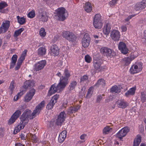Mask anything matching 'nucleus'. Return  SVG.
<instances>
[{"label": "nucleus", "instance_id": "f257e3e1", "mask_svg": "<svg viewBox=\"0 0 146 146\" xmlns=\"http://www.w3.org/2000/svg\"><path fill=\"white\" fill-rule=\"evenodd\" d=\"M64 76H62L59 79L57 85L55 83L51 86L48 91H62L65 88L68 83V78L70 76L68 70L65 69L64 71Z\"/></svg>", "mask_w": 146, "mask_h": 146}, {"label": "nucleus", "instance_id": "f03ea898", "mask_svg": "<svg viewBox=\"0 0 146 146\" xmlns=\"http://www.w3.org/2000/svg\"><path fill=\"white\" fill-rule=\"evenodd\" d=\"M44 101H42L36 107L35 109L33 111L32 113L30 110L26 109L20 117V119L24 120L26 122H28L29 117L30 119H33L35 117L36 114H38L40 113L41 110L44 107Z\"/></svg>", "mask_w": 146, "mask_h": 146}, {"label": "nucleus", "instance_id": "7ed1b4c3", "mask_svg": "<svg viewBox=\"0 0 146 146\" xmlns=\"http://www.w3.org/2000/svg\"><path fill=\"white\" fill-rule=\"evenodd\" d=\"M56 14L55 15L56 19L62 21L66 18L65 16L66 9L62 7L58 8L55 10Z\"/></svg>", "mask_w": 146, "mask_h": 146}, {"label": "nucleus", "instance_id": "20e7f679", "mask_svg": "<svg viewBox=\"0 0 146 146\" xmlns=\"http://www.w3.org/2000/svg\"><path fill=\"white\" fill-rule=\"evenodd\" d=\"M93 25L95 28L99 29L103 25L102 19L100 14H97L93 18Z\"/></svg>", "mask_w": 146, "mask_h": 146}, {"label": "nucleus", "instance_id": "39448f33", "mask_svg": "<svg viewBox=\"0 0 146 146\" xmlns=\"http://www.w3.org/2000/svg\"><path fill=\"white\" fill-rule=\"evenodd\" d=\"M62 37L69 41L74 42L76 40V36L72 32L69 31H64L62 34Z\"/></svg>", "mask_w": 146, "mask_h": 146}, {"label": "nucleus", "instance_id": "423d86ee", "mask_svg": "<svg viewBox=\"0 0 146 146\" xmlns=\"http://www.w3.org/2000/svg\"><path fill=\"white\" fill-rule=\"evenodd\" d=\"M25 107L24 106H19V110L16 111L12 115L11 118L9 120L8 123L9 124L13 123L15 120L19 117L21 113V110L22 109L25 108Z\"/></svg>", "mask_w": 146, "mask_h": 146}, {"label": "nucleus", "instance_id": "0eeeda50", "mask_svg": "<svg viewBox=\"0 0 146 146\" xmlns=\"http://www.w3.org/2000/svg\"><path fill=\"white\" fill-rule=\"evenodd\" d=\"M142 64L139 62L132 65L129 69V72L131 74L139 73L142 69Z\"/></svg>", "mask_w": 146, "mask_h": 146}, {"label": "nucleus", "instance_id": "6e6552de", "mask_svg": "<svg viewBox=\"0 0 146 146\" xmlns=\"http://www.w3.org/2000/svg\"><path fill=\"white\" fill-rule=\"evenodd\" d=\"M101 53L104 56L110 58L113 57L115 55V53L113 51L106 47H102L100 49Z\"/></svg>", "mask_w": 146, "mask_h": 146}, {"label": "nucleus", "instance_id": "1a4fd4ad", "mask_svg": "<svg viewBox=\"0 0 146 146\" xmlns=\"http://www.w3.org/2000/svg\"><path fill=\"white\" fill-rule=\"evenodd\" d=\"M27 50H25L22 52L20 57L19 58L16 65L15 68V70H18L21 67L22 63L25 58L27 55Z\"/></svg>", "mask_w": 146, "mask_h": 146}, {"label": "nucleus", "instance_id": "9d476101", "mask_svg": "<svg viewBox=\"0 0 146 146\" xmlns=\"http://www.w3.org/2000/svg\"><path fill=\"white\" fill-rule=\"evenodd\" d=\"M101 60L100 59H94L93 61V66L95 70L98 72L103 71L104 68V66H101Z\"/></svg>", "mask_w": 146, "mask_h": 146}, {"label": "nucleus", "instance_id": "9b49d317", "mask_svg": "<svg viewBox=\"0 0 146 146\" xmlns=\"http://www.w3.org/2000/svg\"><path fill=\"white\" fill-rule=\"evenodd\" d=\"M91 38L89 34L85 33L82 40V46L84 48L88 47L90 45Z\"/></svg>", "mask_w": 146, "mask_h": 146}, {"label": "nucleus", "instance_id": "f8f14e48", "mask_svg": "<svg viewBox=\"0 0 146 146\" xmlns=\"http://www.w3.org/2000/svg\"><path fill=\"white\" fill-rule=\"evenodd\" d=\"M129 129L127 127H125L121 130L116 134L117 137L119 138L120 140H122L123 137H124L127 133L129 132Z\"/></svg>", "mask_w": 146, "mask_h": 146}, {"label": "nucleus", "instance_id": "ddd939ff", "mask_svg": "<svg viewBox=\"0 0 146 146\" xmlns=\"http://www.w3.org/2000/svg\"><path fill=\"white\" fill-rule=\"evenodd\" d=\"M39 13L40 15V21L44 22H47L48 19V16L44 8H40L39 10Z\"/></svg>", "mask_w": 146, "mask_h": 146}, {"label": "nucleus", "instance_id": "4468645a", "mask_svg": "<svg viewBox=\"0 0 146 146\" xmlns=\"http://www.w3.org/2000/svg\"><path fill=\"white\" fill-rule=\"evenodd\" d=\"M59 53V50L58 46L56 44L52 45L50 48V53L51 56H56Z\"/></svg>", "mask_w": 146, "mask_h": 146}, {"label": "nucleus", "instance_id": "2eb2a0df", "mask_svg": "<svg viewBox=\"0 0 146 146\" xmlns=\"http://www.w3.org/2000/svg\"><path fill=\"white\" fill-rule=\"evenodd\" d=\"M66 114L64 111L61 112L58 115L56 119V124L58 125H61L65 120Z\"/></svg>", "mask_w": 146, "mask_h": 146}, {"label": "nucleus", "instance_id": "dca6fc26", "mask_svg": "<svg viewBox=\"0 0 146 146\" xmlns=\"http://www.w3.org/2000/svg\"><path fill=\"white\" fill-rule=\"evenodd\" d=\"M46 62L45 60H42L36 63L34 68L35 70L39 71L42 69L46 64Z\"/></svg>", "mask_w": 146, "mask_h": 146}, {"label": "nucleus", "instance_id": "f3484780", "mask_svg": "<svg viewBox=\"0 0 146 146\" xmlns=\"http://www.w3.org/2000/svg\"><path fill=\"white\" fill-rule=\"evenodd\" d=\"M118 47L119 49L123 54H126L128 52V49L125 43L123 42H120Z\"/></svg>", "mask_w": 146, "mask_h": 146}, {"label": "nucleus", "instance_id": "a211bd4d", "mask_svg": "<svg viewBox=\"0 0 146 146\" xmlns=\"http://www.w3.org/2000/svg\"><path fill=\"white\" fill-rule=\"evenodd\" d=\"M110 37L114 41L118 40L120 38V33L119 31L113 30L110 33Z\"/></svg>", "mask_w": 146, "mask_h": 146}, {"label": "nucleus", "instance_id": "6ab92c4d", "mask_svg": "<svg viewBox=\"0 0 146 146\" xmlns=\"http://www.w3.org/2000/svg\"><path fill=\"white\" fill-rule=\"evenodd\" d=\"M146 7V1L143 0L141 2L137 3L135 5L134 8L136 11L142 10Z\"/></svg>", "mask_w": 146, "mask_h": 146}, {"label": "nucleus", "instance_id": "aec40b11", "mask_svg": "<svg viewBox=\"0 0 146 146\" xmlns=\"http://www.w3.org/2000/svg\"><path fill=\"white\" fill-rule=\"evenodd\" d=\"M118 107L122 109H124L128 106L127 102L123 100H119L116 102Z\"/></svg>", "mask_w": 146, "mask_h": 146}, {"label": "nucleus", "instance_id": "412c9836", "mask_svg": "<svg viewBox=\"0 0 146 146\" xmlns=\"http://www.w3.org/2000/svg\"><path fill=\"white\" fill-rule=\"evenodd\" d=\"M80 107V106L79 105L74 106L73 107L71 106L67 110V113L69 115L73 113L77 112Z\"/></svg>", "mask_w": 146, "mask_h": 146}, {"label": "nucleus", "instance_id": "4be33fe9", "mask_svg": "<svg viewBox=\"0 0 146 146\" xmlns=\"http://www.w3.org/2000/svg\"><path fill=\"white\" fill-rule=\"evenodd\" d=\"M33 82L32 80H27L24 82L23 87L25 89H29L33 86Z\"/></svg>", "mask_w": 146, "mask_h": 146}, {"label": "nucleus", "instance_id": "5701e85b", "mask_svg": "<svg viewBox=\"0 0 146 146\" xmlns=\"http://www.w3.org/2000/svg\"><path fill=\"white\" fill-rule=\"evenodd\" d=\"M35 94V92H28L24 97V101L28 102L31 100Z\"/></svg>", "mask_w": 146, "mask_h": 146}, {"label": "nucleus", "instance_id": "b1692460", "mask_svg": "<svg viewBox=\"0 0 146 146\" xmlns=\"http://www.w3.org/2000/svg\"><path fill=\"white\" fill-rule=\"evenodd\" d=\"M67 134V131L66 130H64L62 131L59 135L58 141L59 142L62 143L65 140Z\"/></svg>", "mask_w": 146, "mask_h": 146}, {"label": "nucleus", "instance_id": "393cba45", "mask_svg": "<svg viewBox=\"0 0 146 146\" xmlns=\"http://www.w3.org/2000/svg\"><path fill=\"white\" fill-rule=\"evenodd\" d=\"M17 58V56L16 54H14L11 59V62L10 63L9 68L12 69L14 68L15 65Z\"/></svg>", "mask_w": 146, "mask_h": 146}, {"label": "nucleus", "instance_id": "a878e982", "mask_svg": "<svg viewBox=\"0 0 146 146\" xmlns=\"http://www.w3.org/2000/svg\"><path fill=\"white\" fill-rule=\"evenodd\" d=\"M46 49L45 46L40 47L38 50L37 54L40 56H43L46 54Z\"/></svg>", "mask_w": 146, "mask_h": 146}, {"label": "nucleus", "instance_id": "bb28decb", "mask_svg": "<svg viewBox=\"0 0 146 146\" xmlns=\"http://www.w3.org/2000/svg\"><path fill=\"white\" fill-rule=\"evenodd\" d=\"M111 29V25L109 23L106 24L104 26L103 28V33L105 35H108Z\"/></svg>", "mask_w": 146, "mask_h": 146}, {"label": "nucleus", "instance_id": "cd10ccee", "mask_svg": "<svg viewBox=\"0 0 146 146\" xmlns=\"http://www.w3.org/2000/svg\"><path fill=\"white\" fill-rule=\"evenodd\" d=\"M10 24V21H4L2 22L1 26L3 27L5 32H6L7 31L9 27Z\"/></svg>", "mask_w": 146, "mask_h": 146}, {"label": "nucleus", "instance_id": "c85d7f7f", "mask_svg": "<svg viewBox=\"0 0 146 146\" xmlns=\"http://www.w3.org/2000/svg\"><path fill=\"white\" fill-rule=\"evenodd\" d=\"M106 84V81L103 78H101L99 79L96 83L94 85V86H96L97 87L101 86L104 87L105 86Z\"/></svg>", "mask_w": 146, "mask_h": 146}, {"label": "nucleus", "instance_id": "c756f323", "mask_svg": "<svg viewBox=\"0 0 146 146\" xmlns=\"http://www.w3.org/2000/svg\"><path fill=\"white\" fill-rule=\"evenodd\" d=\"M84 8L85 10L87 13L90 12L92 10V7L91 3L87 2L84 5Z\"/></svg>", "mask_w": 146, "mask_h": 146}, {"label": "nucleus", "instance_id": "7c9ffc66", "mask_svg": "<svg viewBox=\"0 0 146 146\" xmlns=\"http://www.w3.org/2000/svg\"><path fill=\"white\" fill-rule=\"evenodd\" d=\"M18 22L21 25H23L26 23V19L24 17H20L19 16H17V17Z\"/></svg>", "mask_w": 146, "mask_h": 146}, {"label": "nucleus", "instance_id": "2f4dec72", "mask_svg": "<svg viewBox=\"0 0 146 146\" xmlns=\"http://www.w3.org/2000/svg\"><path fill=\"white\" fill-rule=\"evenodd\" d=\"M141 141V137L140 136H137V138L134 139L133 146H139Z\"/></svg>", "mask_w": 146, "mask_h": 146}, {"label": "nucleus", "instance_id": "473e14b6", "mask_svg": "<svg viewBox=\"0 0 146 146\" xmlns=\"http://www.w3.org/2000/svg\"><path fill=\"white\" fill-rule=\"evenodd\" d=\"M24 30V28L22 27L20 28L18 30L15 31L14 34V37H17L18 36L20 35L22 32Z\"/></svg>", "mask_w": 146, "mask_h": 146}, {"label": "nucleus", "instance_id": "72a5a7b5", "mask_svg": "<svg viewBox=\"0 0 146 146\" xmlns=\"http://www.w3.org/2000/svg\"><path fill=\"white\" fill-rule=\"evenodd\" d=\"M112 130L111 128L109 126H107L103 130V134L104 135L108 134Z\"/></svg>", "mask_w": 146, "mask_h": 146}, {"label": "nucleus", "instance_id": "f704fd0d", "mask_svg": "<svg viewBox=\"0 0 146 146\" xmlns=\"http://www.w3.org/2000/svg\"><path fill=\"white\" fill-rule=\"evenodd\" d=\"M55 104V103L54 102V100H50L46 106V109L48 110L52 109L53 108V106Z\"/></svg>", "mask_w": 146, "mask_h": 146}, {"label": "nucleus", "instance_id": "c9c22d12", "mask_svg": "<svg viewBox=\"0 0 146 146\" xmlns=\"http://www.w3.org/2000/svg\"><path fill=\"white\" fill-rule=\"evenodd\" d=\"M77 84V82L76 81H73L70 83L69 87L70 90H73L75 88Z\"/></svg>", "mask_w": 146, "mask_h": 146}, {"label": "nucleus", "instance_id": "e433bc0d", "mask_svg": "<svg viewBox=\"0 0 146 146\" xmlns=\"http://www.w3.org/2000/svg\"><path fill=\"white\" fill-rule=\"evenodd\" d=\"M20 124L19 125L17 126L19 127V129H23L25 125L28 122H26L25 121H23L22 119H21Z\"/></svg>", "mask_w": 146, "mask_h": 146}, {"label": "nucleus", "instance_id": "4c0bfd02", "mask_svg": "<svg viewBox=\"0 0 146 146\" xmlns=\"http://www.w3.org/2000/svg\"><path fill=\"white\" fill-rule=\"evenodd\" d=\"M131 61L128 57L125 58L123 60V62L125 66H128L129 65Z\"/></svg>", "mask_w": 146, "mask_h": 146}, {"label": "nucleus", "instance_id": "58836bf2", "mask_svg": "<svg viewBox=\"0 0 146 146\" xmlns=\"http://www.w3.org/2000/svg\"><path fill=\"white\" fill-rule=\"evenodd\" d=\"M39 33L40 35L42 37H44L46 34L45 29L44 28H41L40 29Z\"/></svg>", "mask_w": 146, "mask_h": 146}, {"label": "nucleus", "instance_id": "ea45409f", "mask_svg": "<svg viewBox=\"0 0 146 146\" xmlns=\"http://www.w3.org/2000/svg\"><path fill=\"white\" fill-rule=\"evenodd\" d=\"M84 92H82L83 95L82 94L81 96L82 97H85L86 98H90L93 94V92H87V94H86V95L85 96V94L84 93ZM85 92V93L86 92Z\"/></svg>", "mask_w": 146, "mask_h": 146}, {"label": "nucleus", "instance_id": "a19ab883", "mask_svg": "<svg viewBox=\"0 0 146 146\" xmlns=\"http://www.w3.org/2000/svg\"><path fill=\"white\" fill-rule=\"evenodd\" d=\"M27 17L30 18H33L35 16V12L34 10H32L30 12L28 13Z\"/></svg>", "mask_w": 146, "mask_h": 146}, {"label": "nucleus", "instance_id": "79ce46f5", "mask_svg": "<svg viewBox=\"0 0 146 146\" xmlns=\"http://www.w3.org/2000/svg\"><path fill=\"white\" fill-rule=\"evenodd\" d=\"M141 100L142 102H144L146 100V94L144 93V92H141Z\"/></svg>", "mask_w": 146, "mask_h": 146}, {"label": "nucleus", "instance_id": "37998d69", "mask_svg": "<svg viewBox=\"0 0 146 146\" xmlns=\"http://www.w3.org/2000/svg\"><path fill=\"white\" fill-rule=\"evenodd\" d=\"M120 86H117L116 85L113 86L110 89V91H117L119 89H120Z\"/></svg>", "mask_w": 146, "mask_h": 146}, {"label": "nucleus", "instance_id": "c03bdc74", "mask_svg": "<svg viewBox=\"0 0 146 146\" xmlns=\"http://www.w3.org/2000/svg\"><path fill=\"white\" fill-rule=\"evenodd\" d=\"M23 92H20L18 93V94L15 96L14 97V100L16 101L19 98H20L21 96H22L24 94L23 93Z\"/></svg>", "mask_w": 146, "mask_h": 146}, {"label": "nucleus", "instance_id": "a18cd8bd", "mask_svg": "<svg viewBox=\"0 0 146 146\" xmlns=\"http://www.w3.org/2000/svg\"><path fill=\"white\" fill-rule=\"evenodd\" d=\"M15 83L13 81H12L9 86V89L11 91H13L15 88Z\"/></svg>", "mask_w": 146, "mask_h": 146}, {"label": "nucleus", "instance_id": "49530a36", "mask_svg": "<svg viewBox=\"0 0 146 146\" xmlns=\"http://www.w3.org/2000/svg\"><path fill=\"white\" fill-rule=\"evenodd\" d=\"M85 60L86 62L90 63L92 61V59L89 55H87L85 56Z\"/></svg>", "mask_w": 146, "mask_h": 146}, {"label": "nucleus", "instance_id": "de8ad7c7", "mask_svg": "<svg viewBox=\"0 0 146 146\" xmlns=\"http://www.w3.org/2000/svg\"><path fill=\"white\" fill-rule=\"evenodd\" d=\"M7 4L5 2L0 3V10H1L7 7Z\"/></svg>", "mask_w": 146, "mask_h": 146}, {"label": "nucleus", "instance_id": "09e8293b", "mask_svg": "<svg viewBox=\"0 0 146 146\" xmlns=\"http://www.w3.org/2000/svg\"><path fill=\"white\" fill-rule=\"evenodd\" d=\"M119 0H111L109 3V5L112 7L114 6L118 2Z\"/></svg>", "mask_w": 146, "mask_h": 146}, {"label": "nucleus", "instance_id": "8fccbe9b", "mask_svg": "<svg viewBox=\"0 0 146 146\" xmlns=\"http://www.w3.org/2000/svg\"><path fill=\"white\" fill-rule=\"evenodd\" d=\"M88 78V76L87 75H84L81 78L80 82H84L86 81Z\"/></svg>", "mask_w": 146, "mask_h": 146}, {"label": "nucleus", "instance_id": "3c124183", "mask_svg": "<svg viewBox=\"0 0 146 146\" xmlns=\"http://www.w3.org/2000/svg\"><path fill=\"white\" fill-rule=\"evenodd\" d=\"M31 139L33 142L35 143L37 142L38 141L37 137L35 135H32Z\"/></svg>", "mask_w": 146, "mask_h": 146}, {"label": "nucleus", "instance_id": "603ef678", "mask_svg": "<svg viewBox=\"0 0 146 146\" xmlns=\"http://www.w3.org/2000/svg\"><path fill=\"white\" fill-rule=\"evenodd\" d=\"M58 98L59 95L56 94L52 97V98L51 100H54V102L56 103L57 102V100Z\"/></svg>", "mask_w": 146, "mask_h": 146}, {"label": "nucleus", "instance_id": "864d4df0", "mask_svg": "<svg viewBox=\"0 0 146 146\" xmlns=\"http://www.w3.org/2000/svg\"><path fill=\"white\" fill-rule=\"evenodd\" d=\"M137 56L136 55L134 54H133L131 53L130 56L128 57L130 59L131 61L135 59Z\"/></svg>", "mask_w": 146, "mask_h": 146}, {"label": "nucleus", "instance_id": "5fc2aeb1", "mask_svg": "<svg viewBox=\"0 0 146 146\" xmlns=\"http://www.w3.org/2000/svg\"><path fill=\"white\" fill-rule=\"evenodd\" d=\"M5 130V128L3 127H1L0 128V136L3 137L4 135V131Z\"/></svg>", "mask_w": 146, "mask_h": 146}, {"label": "nucleus", "instance_id": "6e6d98bb", "mask_svg": "<svg viewBox=\"0 0 146 146\" xmlns=\"http://www.w3.org/2000/svg\"><path fill=\"white\" fill-rule=\"evenodd\" d=\"M136 15H132L129 16H128V17L125 19V21L127 22L128 21L131 19L133 17H135Z\"/></svg>", "mask_w": 146, "mask_h": 146}, {"label": "nucleus", "instance_id": "4d7b16f0", "mask_svg": "<svg viewBox=\"0 0 146 146\" xmlns=\"http://www.w3.org/2000/svg\"><path fill=\"white\" fill-rule=\"evenodd\" d=\"M102 98L101 95H99L98 96L96 100V102L97 103H99L100 102Z\"/></svg>", "mask_w": 146, "mask_h": 146}, {"label": "nucleus", "instance_id": "13d9d810", "mask_svg": "<svg viewBox=\"0 0 146 146\" xmlns=\"http://www.w3.org/2000/svg\"><path fill=\"white\" fill-rule=\"evenodd\" d=\"M135 92H127L125 94V95L127 97H129L130 96L133 95L135 94Z\"/></svg>", "mask_w": 146, "mask_h": 146}, {"label": "nucleus", "instance_id": "bf43d9fd", "mask_svg": "<svg viewBox=\"0 0 146 146\" xmlns=\"http://www.w3.org/2000/svg\"><path fill=\"white\" fill-rule=\"evenodd\" d=\"M117 92H112V94L111 95H110V100H112V99L114 98L115 96V95H116L115 93H118Z\"/></svg>", "mask_w": 146, "mask_h": 146}, {"label": "nucleus", "instance_id": "052dcab7", "mask_svg": "<svg viewBox=\"0 0 146 146\" xmlns=\"http://www.w3.org/2000/svg\"><path fill=\"white\" fill-rule=\"evenodd\" d=\"M20 130L21 129H19V127L18 126L16 127L15 129V130L13 131V133L14 134H16L18 132H19Z\"/></svg>", "mask_w": 146, "mask_h": 146}, {"label": "nucleus", "instance_id": "680f3d73", "mask_svg": "<svg viewBox=\"0 0 146 146\" xmlns=\"http://www.w3.org/2000/svg\"><path fill=\"white\" fill-rule=\"evenodd\" d=\"M120 28L122 32H125L127 30V28L125 25L122 26L120 27Z\"/></svg>", "mask_w": 146, "mask_h": 146}, {"label": "nucleus", "instance_id": "e2e57ef3", "mask_svg": "<svg viewBox=\"0 0 146 146\" xmlns=\"http://www.w3.org/2000/svg\"><path fill=\"white\" fill-rule=\"evenodd\" d=\"M68 103V102L66 100H64L63 102L62 106L64 108H66V107Z\"/></svg>", "mask_w": 146, "mask_h": 146}, {"label": "nucleus", "instance_id": "0e129e2a", "mask_svg": "<svg viewBox=\"0 0 146 146\" xmlns=\"http://www.w3.org/2000/svg\"><path fill=\"white\" fill-rule=\"evenodd\" d=\"M136 89V87H134L130 88L127 91H135Z\"/></svg>", "mask_w": 146, "mask_h": 146}, {"label": "nucleus", "instance_id": "69168bd1", "mask_svg": "<svg viewBox=\"0 0 146 146\" xmlns=\"http://www.w3.org/2000/svg\"><path fill=\"white\" fill-rule=\"evenodd\" d=\"M86 136V135L83 134L81 135L80 137V139L81 140H84V139L85 137Z\"/></svg>", "mask_w": 146, "mask_h": 146}, {"label": "nucleus", "instance_id": "338daca9", "mask_svg": "<svg viewBox=\"0 0 146 146\" xmlns=\"http://www.w3.org/2000/svg\"><path fill=\"white\" fill-rule=\"evenodd\" d=\"M6 32L4 31V30L3 29V27L1 26V27H0V34L1 33H4Z\"/></svg>", "mask_w": 146, "mask_h": 146}, {"label": "nucleus", "instance_id": "774afa93", "mask_svg": "<svg viewBox=\"0 0 146 146\" xmlns=\"http://www.w3.org/2000/svg\"><path fill=\"white\" fill-rule=\"evenodd\" d=\"M96 87V86H94V85L93 86L90 87L88 89V91H92L93 90H94V88Z\"/></svg>", "mask_w": 146, "mask_h": 146}]
</instances>
